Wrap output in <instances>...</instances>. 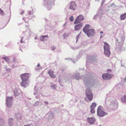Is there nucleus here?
I'll return each instance as SVG.
<instances>
[{
  "label": "nucleus",
  "instance_id": "7",
  "mask_svg": "<svg viewBox=\"0 0 126 126\" xmlns=\"http://www.w3.org/2000/svg\"><path fill=\"white\" fill-rule=\"evenodd\" d=\"M84 19V18L83 16L81 15H80L77 17L74 21V23L75 24H76L79 22Z\"/></svg>",
  "mask_w": 126,
  "mask_h": 126
},
{
  "label": "nucleus",
  "instance_id": "28",
  "mask_svg": "<svg viewBox=\"0 0 126 126\" xmlns=\"http://www.w3.org/2000/svg\"><path fill=\"white\" fill-rule=\"evenodd\" d=\"M15 117L16 119H20L21 117L20 114L19 113H17L16 114V116Z\"/></svg>",
  "mask_w": 126,
  "mask_h": 126
},
{
  "label": "nucleus",
  "instance_id": "21",
  "mask_svg": "<svg viewBox=\"0 0 126 126\" xmlns=\"http://www.w3.org/2000/svg\"><path fill=\"white\" fill-rule=\"evenodd\" d=\"M126 17V13L121 15L120 17L121 20H124L125 19Z\"/></svg>",
  "mask_w": 126,
  "mask_h": 126
},
{
  "label": "nucleus",
  "instance_id": "39",
  "mask_svg": "<svg viewBox=\"0 0 126 126\" xmlns=\"http://www.w3.org/2000/svg\"><path fill=\"white\" fill-rule=\"evenodd\" d=\"M27 125V126H33V124L32 123H31L30 124Z\"/></svg>",
  "mask_w": 126,
  "mask_h": 126
},
{
  "label": "nucleus",
  "instance_id": "52",
  "mask_svg": "<svg viewBox=\"0 0 126 126\" xmlns=\"http://www.w3.org/2000/svg\"><path fill=\"white\" fill-rule=\"evenodd\" d=\"M103 33V31H101L100 32V34H102Z\"/></svg>",
  "mask_w": 126,
  "mask_h": 126
},
{
  "label": "nucleus",
  "instance_id": "10",
  "mask_svg": "<svg viewBox=\"0 0 126 126\" xmlns=\"http://www.w3.org/2000/svg\"><path fill=\"white\" fill-rule=\"evenodd\" d=\"M87 122L90 124H93L95 122V120L94 117H88L87 118Z\"/></svg>",
  "mask_w": 126,
  "mask_h": 126
},
{
  "label": "nucleus",
  "instance_id": "64",
  "mask_svg": "<svg viewBox=\"0 0 126 126\" xmlns=\"http://www.w3.org/2000/svg\"><path fill=\"white\" fill-rule=\"evenodd\" d=\"M21 50L22 51V49H21Z\"/></svg>",
  "mask_w": 126,
  "mask_h": 126
},
{
  "label": "nucleus",
  "instance_id": "43",
  "mask_svg": "<svg viewBox=\"0 0 126 126\" xmlns=\"http://www.w3.org/2000/svg\"><path fill=\"white\" fill-rule=\"evenodd\" d=\"M105 1V0H102V3L101 4V5L102 6V5L104 3V2Z\"/></svg>",
  "mask_w": 126,
  "mask_h": 126
},
{
  "label": "nucleus",
  "instance_id": "62",
  "mask_svg": "<svg viewBox=\"0 0 126 126\" xmlns=\"http://www.w3.org/2000/svg\"><path fill=\"white\" fill-rule=\"evenodd\" d=\"M46 0H44V2H45V1Z\"/></svg>",
  "mask_w": 126,
  "mask_h": 126
},
{
  "label": "nucleus",
  "instance_id": "30",
  "mask_svg": "<svg viewBox=\"0 0 126 126\" xmlns=\"http://www.w3.org/2000/svg\"><path fill=\"white\" fill-rule=\"evenodd\" d=\"M4 14V13L3 11L0 8V14L1 15H3Z\"/></svg>",
  "mask_w": 126,
  "mask_h": 126
},
{
  "label": "nucleus",
  "instance_id": "47",
  "mask_svg": "<svg viewBox=\"0 0 126 126\" xmlns=\"http://www.w3.org/2000/svg\"><path fill=\"white\" fill-rule=\"evenodd\" d=\"M24 11H23L22 12H21L20 13V14L21 15H22L23 14H24Z\"/></svg>",
  "mask_w": 126,
  "mask_h": 126
},
{
  "label": "nucleus",
  "instance_id": "8",
  "mask_svg": "<svg viewBox=\"0 0 126 126\" xmlns=\"http://www.w3.org/2000/svg\"><path fill=\"white\" fill-rule=\"evenodd\" d=\"M103 79L104 80H108L110 79L112 77V74L109 73L103 74L102 76Z\"/></svg>",
  "mask_w": 126,
  "mask_h": 126
},
{
  "label": "nucleus",
  "instance_id": "3",
  "mask_svg": "<svg viewBox=\"0 0 126 126\" xmlns=\"http://www.w3.org/2000/svg\"><path fill=\"white\" fill-rule=\"evenodd\" d=\"M103 43L104 44V54L107 57H109L110 55L109 45L107 42H104Z\"/></svg>",
  "mask_w": 126,
  "mask_h": 126
},
{
  "label": "nucleus",
  "instance_id": "13",
  "mask_svg": "<svg viewBox=\"0 0 126 126\" xmlns=\"http://www.w3.org/2000/svg\"><path fill=\"white\" fill-rule=\"evenodd\" d=\"M82 26V23H80L79 24L76 25L74 27V30L76 31L79 30Z\"/></svg>",
  "mask_w": 126,
  "mask_h": 126
},
{
  "label": "nucleus",
  "instance_id": "12",
  "mask_svg": "<svg viewBox=\"0 0 126 126\" xmlns=\"http://www.w3.org/2000/svg\"><path fill=\"white\" fill-rule=\"evenodd\" d=\"M14 92L15 97L16 98L18 95H19L21 92V90L19 89L15 88L14 90Z\"/></svg>",
  "mask_w": 126,
  "mask_h": 126
},
{
  "label": "nucleus",
  "instance_id": "38",
  "mask_svg": "<svg viewBox=\"0 0 126 126\" xmlns=\"http://www.w3.org/2000/svg\"><path fill=\"white\" fill-rule=\"evenodd\" d=\"M51 7V5H49V6H48L47 7V9L49 10H50Z\"/></svg>",
  "mask_w": 126,
  "mask_h": 126
},
{
  "label": "nucleus",
  "instance_id": "34",
  "mask_svg": "<svg viewBox=\"0 0 126 126\" xmlns=\"http://www.w3.org/2000/svg\"><path fill=\"white\" fill-rule=\"evenodd\" d=\"M56 49V47L54 46H52L51 47V50H54Z\"/></svg>",
  "mask_w": 126,
  "mask_h": 126
},
{
  "label": "nucleus",
  "instance_id": "27",
  "mask_svg": "<svg viewBox=\"0 0 126 126\" xmlns=\"http://www.w3.org/2000/svg\"><path fill=\"white\" fill-rule=\"evenodd\" d=\"M2 59L6 61L7 63H9V58L7 57H3Z\"/></svg>",
  "mask_w": 126,
  "mask_h": 126
},
{
  "label": "nucleus",
  "instance_id": "50",
  "mask_svg": "<svg viewBox=\"0 0 126 126\" xmlns=\"http://www.w3.org/2000/svg\"><path fill=\"white\" fill-rule=\"evenodd\" d=\"M40 65L39 63H38L37 65V66L38 67L40 66Z\"/></svg>",
  "mask_w": 126,
  "mask_h": 126
},
{
  "label": "nucleus",
  "instance_id": "14",
  "mask_svg": "<svg viewBox=\"0 0 126 126\" xmlns=\"http://www.w3.org/2000/svg\"><path fill=\"white\" fill-rule=\"evenodd\" d=\"M15 121L13 118H11L9 119L8 123L9 126H13L15 123Z\"/></svg>",
  "mask_w": 126,
  "mask_h": 126
},
{
  "label": "nucleus",
  "instance_id": "5",
  "mask_svg": "<svg viewBox=\"0 0 126 126\" xmlns=\"http://www.w3.org/2000/svg\"><path fill=\"white\" fill-rule=\"evenodd\" d=\"M85 33L88 37H93L95 33V31L93 29H87L86 31L84 32Z\"/></svg>",
  "mask_w": 126,
  "mask_h": 126
},
{
  "label": "nucleus",
  "instance_id": "15",
  "mask_svg": "<svg viewBox=\"0 0 126 126\" xmlns=\"http://www.w3.org/2000/svg\"><path fill=\"white\" fill-rule=\"evenodd\" d=\"M48 115V118L49 119H52L53 118L54 115L53 113L51 112H49L47 114Z\"/></svg>",
  "mask_w": 126,
  "mask_h": 126
},
{
  "label": "nucleus",
  "instance_id": "2",
  "mask_svg": "<svg viewBox=\"0 0 126 126\" xmlns=\"http://www.w3.org/2000/svg\"><path fill=\"white\" fill-rule=\"evenodd\" d=\"M22 81L20 83L21 86L23 87H26L29 84L28 78L29 74L28 73L22 74L20 75Z\"/></svg>",
  "mask_w": 126,
  "mask_h": 126
},
{
  "label": "nucleus",
  "instance_id": "48",
  "mask_svg": "<svg viewBox=\"0 0 126 126\" xmlns=\"http://www.w3.org/2000/svg\"><path fill=\"white\" fill-rule=\"evenodd\" d=\"M12 67L13 68H14L15 67V65L14 64H13V65H12Z\"/></svg>",
  "mask_w": 126,
  "mask_h": 126
},
{
  "label": "nucleus",
  "instance_id": "1",
  "mask_svg": "<svg viewBox=\"0 0 126 126\" xmlns=\"http://www.w3.org/2000/svg\"><path fill=\"white\" fill-rule=\"evenodd\" d=\"M86 75L83 78L84 84L86 89L85 91L87 98L90 101H91L93 98V95L90 89L91 86L93 83L92 75Z\"/></svg>",
  "mask_w": 126,
  "mask_h": 126
},
{
  "label": "nucleus",
  "instance_id": "4",
  "mask_svg": "<svg viewBox=\"0 0 126 126\" xmlns=\"http://www.w3.org/2000/svg\"><path fill=\"white\" fill-rule=\"evenodd\" d=\"M102 107L100 106L98 107L97 109V115L99 117H103L108 114L107 113L104 112L102 110Z\"/></svg>",
  "mask_w": 126,
  "mask_h": 126
},
{
  "label": "nucleus",
  "instance_id": "61",
  "mask_svg": "<svg viewBox=\"0 0 126 126\" xmlns=\"http://www.w3.org/2000/svg\"><path fill=\"white\" fill-rule=\"evenodd\" d=\"M24 126H27V125H25Z\"/></svg>",
  "mask_w": 126,
  "mask_h": 126
},
{
  "label": "nucleus",
  "instance_id": "24",
  "mask_svg": "<svg viewBox=\"0 0 126 126\" xmlns=\"http://www.w3.org/2000/svg\"><path fill=\"white\" fill-rule=\"evenodd\" d=\"M89 25L88 24H87L85 25L83 29V31L84 32L86 31L87 29H88L89 28Z\"/></svg>",
  "mask_w": 126,
  "mask_h": 126
},
{
  "label": "nucleus",
  "instance_id": "59",
  "mask_svg": "<svg viewBox=\"0 0 126 126\" xmlns=\"http://www.w3.org/2000/svg\"><path fill=\"white\" fill-rule=\"evenodd\" d=\"M99 126H102L101 125H100Z\"/></svg>",
  "mask_w": 126,
  "mask_h": 126
},
{
  "label": "nucleus",
  "instance_id": "53",
  "mask_svg": "<svg viewBox=\"0 0 126 126\" xmlns=\"http://www.w3.org/2000/svg\"><path fill=\"white\" fill-rule=\"evenodd\" d=\"M37 39V37H34V39H35L36 40V39Z\"/></svg>",
  "mask_w": 126,
  "mask_h": 126
},
{
  "label": "nucleus",
  "instance_id": "9",
  "mask_svg": "<svg viewBox=\"0 0 126 126\" xmlns=\"http://www.w3.org/2000/svg\"><path fill=\"white\" fill-rule=\"evenodd\" d=\"M76 6L75 2L72 1L70 2L69 7V9L73 10H75L76 9Z\"/></svg>",
  "mask_w": 126,
  "mask_h": 126
},
{
  "label": "nucleus",
  "instance_id": "60",
  "mask_svg": "<svg viewBox=\"0 0 126 126\" xmlns=\"http://www.w3.org/2000/svg\"><path fill=\"white\" fill-rule=\"evenodd\" d=\"M73 61V63H75L74 62V61Z\"/></svg>",
  "mask_w": 126,
  "mask_h": 126
},
{
  "label": "nucleus",
  "instance_id": "32",
  "mask_svg": "<svg viewBox=\"0 0 126 126\" xmlns=\"http://www.w3.org/2000/svg\"><path fill=\"white\" fill-rule=\"evenodd\" d=\"M73 17L72 16H71L70 18V20L72 22L73 21L74 18H73Z\"/></svg>",
  "mask_w": 126,
  "mask_h": 126
},
{
  "label": "nucleus",
  "instance_id": "20",
  "mask_svg": "<svg viewBox=\"0 0 126 126\" xmlns=\"http://www.w3.org/2000/svg\"><path fill=\"white\" fill-rule=\"evenodd\" d=\"M50 87L53 90H54L57 88V86L55 84H54L53 83H51Z\"/></svg>",
  "mask_w": 126,
  "mask_h": 126
},
{
  "label": "nucleus",
  "instance_id": "41",
  "mask_svg": "<svg viewBox=\"0 0 126 126\" xmlns=\"http://www.w3.org/2000/svg\"><path fill=\"white\" fill-rule=\"evenodd\" d=\"M13 61H14V62L15 63H16V58H13Z\"/></svg>",
  "mask_w": 126,
  "mask_h": 126
},
{
  "label": "nucleus",
  "instance_id": "42",
  "mask_svg": "<svg viewBox=\"0 0 126 126\" xmlns=\"http://www.w3.org/2000/svg\"><path fill=\"white\" fill-rule=\"evenodd\" d=\"M44 102L46 105H48V102L47 101H44Z\"/></svg>",
  "mask_w": 126,
  "mask_h": 126
},
{
  "label": "nucleus",
  "instance_id": "36",
  "mask_svg": "<svg viewBox=\"0 0 126 126\" xmlns=\"http://www.w3.org/2000/svg\"><path fill=\"white\" fill-rule=\"evenodd\" d=\"M97 14L95 15L93 17V19H96L97 18Z\"/></svg>",
  "mask_w": 126,
  "mask_h": 126
},
{
  "label": "nucleus",
  "instance_id": "54",
  "mask_svg": "<svg viewBox=\"0 0 126 126\" xmlns=\"http://www.w3.org/2000/svg\"><path fill=\"white\" fill-rule=\"evenodd\" d=\"M36 86H35V87H34V90L36 91Z\"/></svg>",
  "mask_w": 126,
  "mask_h": 126
},
{
  "label": "nucleus",
  "instance_id": "57",
  "mask_svg": "<svg viewBox=\"0 0 126 126\" xmlns=\"http://www.w3.org/2000/svg\"><path fill=\"white\" fill-rule=\"evenodd\" d=\"M102 35H100V38H102Z\"/></svg>",
  "mask_w": 126,
  "mask_h": 126
},
{
  "label": "nucleus",
  "instance_id": "35",
  "mask_svg": "<svg viewBox=\"0 0 126 126\" xmlns=\"http://www.w3.org/2000/svg\"><path fill=\"white\" fill-rule=\"evenodd\" d=\"M98 11H99V12H101L102 11V7H100L98 9Z\"/></svg>",
  "mask_w": 126,
  "mask_h": 126
},
{
  "label": "nucleus",
  "instance_id": "16",
  "mask_svg": "<svg viewBox=\"0 0 126 126\" xmlns=\"http://www.w3.org/2000/svg\"><path fill=\"white\" fill-rule=\"evenodd\" d=\"M48 36L46 35H42L40 37V40L42 41H44L47 40V38L48 37Z\"/></svg>",
  "mask_w": 126,
  "mask_h": 126
},
{
  "label": "nucleus",
  "instance_id": "11",
  "mask_svg": "<svg viewBox=\"0 0 126 126\" xmlns=\"http://www.w3.org/2000/svg\"><path fill=\"white\" fill-rule=\"evenodd\" d=\"M72 78L73 79H76L77 80H79L81 79V78L79 76V73L78 72L74 73Z\"/></svg>",
  "mask_w": 126,
  "mask_h": 126
},
{
  "label": "nucleus",
  "instance_id": "6",
  "mask_svg": "<svg viewBox=\"0 0 126 126\" xmlns=\"http://www.w3.org/2000/svg\"><path fill=\"white\" fill-rule=\"evenodd\" d=\"M6 102L7 106L9 107H11L13 104V97H8L6 99Z\"/></svg>",
  "mask_w": 126,
  "mask_h": 126
},
{
  "label": "nucleus",
  "instance_id": "37",
  "mask_svg": "<svg viewBox=\"0 0 126 126\" xmlns=\"http://www.w3.org/2000/svg\"><path fill=\"white\" fill-rule=\"evenodd\" d=\"M32 12L31 11H28V13L29 15H31L32 14Z\"/></svg>",
  "mask_w": 126,
  "mask_h": 126
},
{
  "label": "nucleus",
  "instance_id": "19",
  "mask_svg": "<svg viewBox=\"0 0 126 126\" xmlns=\"http://www.w3.org/2000/svg\"><path fill=\"white\" fill-rule=\"evenodd\" d=\"M121 100L123 103L126 104V95H124L121 97Z\"/></svg>",
  "mask_w": 126,
  "mask_h": 126
},
{
  "label": "nucleus",
  "instance_id": "17",
  "mask_svg": "<svg viewBox=\"0 0 126 126\" xmlns=\"http://www.w3.org/2000/svg\"><path fill=\"white\" fill-rule=\"evenodd\" d=\"M90 59L93 62H94L96 63H97V59H96V56H92L91 57Z\"/></svg>",
  "mask_w": 126,
  "mask_h": 126
},
{
  "label": "nucleus",
  "instance_id": "23",
  "mask_svg": "<svg viewBox=\"0 0 126 126\" xmlns=\"http://www.w3.org/2000/svg\"><path fill=\"white\" fill-rule=\"evenodd\" d=\"M48 74L51 77L55 78V76L54 75L53 72L52 71H50L48 72Z\"/></svg>",
  "mask_w": 126,
  "mask_h": 126
},
{
  "label": "nucleus",
  "instance_id": "55",
  "mask_svg": "<svg viewBox=\"0 0 126 126\" xmlns=\"http://www.w3.org/2000/svg\"><path fill=\"white\" fill-rule=\"evenodd\" d=\"M124 80H125V81H126V77H125V78Z\"/></svg>",
  "mask_w": 126,
  "mask_h": 126
},
{
  "label": "nucleus",
  "instance_id": "29",
  "mask_svg": "<svg viewBox=\"0 0 126 126\" xmlns=\"http://www.w3.org/2000/svg\"><path fill=\"white\" fill-rule=\"evenodd\" d=\"M69 35V34L67 33H64L63 35L64 39H65L66 37H68Z\"/></svg>",
  "mask_w": 126,
  "mask_h": 126
},
{
  "label": "nucleus",
  "instance_id": "40",
  "mask_svg": "<svg viewBox=\"0 0 126 126\" xmlns=\"http://www.w3.org/2000/svg\"><path fill=\"white\" fill-rule=\"evenodd\" d=\"M6 70L8 72H10L11 71V69L10 68H8L6 69Z\"/></svg>",
  "mask_w": 126,
  "mask_h": 126
},
{
  "label": "nucleus",
  "instance_id": "18",
  "mask_svg": "<svg viewBox=\"0 0 126 126\" xmlns=\"http://www.w3.org/2000/svg\"><path fill=\"white\" fill-rule=\"evenodd\" d=\"M113 106L115 108H117L118 106V103L117 101L116 100H115L113 102Z\"/></svg>",
  "mask_w": 126,
  "mask_h": 126
},
{
  "label": "nucleus",
  "instance_id": "51",
  "mask_svg": "<svg viewBox=\"0 0 126 126\" xmlns=\"http://www.w3.org/2000/svg\"><path fill=\"white\" fill-rule=\"evenodd\" d=\"M68 60H71L72 61V59H70V58H68Z\"/></svg>",
  "mask_w": 126,
  "mask_h": 126
},
{
  "label": "nucleus",
  "instance_id": "46",
  "mask_svg": "<svg viewBox=\"0 0 126 126\" xmlns=\"http://www.w3.org/2000/svg\"><path fill=\"white\" fill-rule=\"evenodd\" d=\"M107 71L108 72H111V70L110 69H108Z\"/></svg>",
  "mask_w": 126,
  "mask_h": 126
},
{
  "label": "nucleus",
  "instance_id": "58",
  "mask_svg": "<svg viewBox=\"0 0 126 126\" xmlns=\"http://www.w3.org/2000/svg\"><path fill=\"white\" fill-rule=\"evenodd\" d=\"M65 24H64L63 25V26H65Z\"/></svg>",
  "mask_w": 126,
  "mask_h": 126
},
{
  "label": "nucleus",
  "instance_id": "49",
  "mask_svg": "<svg viewBox=\"0 0 126 126\" xmlns=\"http://www.w3.org/2000/svg\"><path fill=\"white\" fill-rule=\"evenodd\" d=\"M37 94V93L36 92H34L33 93L35 95H36Z\"/></svg>",
  "mask_w": 126,
  "mask_h": 126
},
{
  "label": "nucleus",
  "instance_id": "25",
  "mask_svg": "<svg viewBox=\"0 0 126 126\" xmlns=\"http://www.w3.org/2000/svg\"><path fill=\"white\" fill-rule=\"evenodd\" d=\"M40 102L39 101H37L35 102L33 104V106H38L39 105V104L40 103Z\"/></svg>",
  "mask_w": 126,
  "mask_h": 126
},
{
  "label": "nucleus",
  "instance_id": "44",
  "mask_svg": "<svg viewBox=\"0 0 126 126\" xmlns=\"http://www.w3.org/2000/svg\"><path fill=\"white\" fill-rule=\"evenodd\" d=\"M35 97L36 99H38L40 98V96L38 95L36 96Z\"/></svg>",
  "mask_w": 126,
  "mask_h": 126
},
{
  "label": "nucleus",
  "instance_id": "31",
  "mask_svg": "<svg viewBox=\"0 0 126 126\" xmlns=\"http://www.w3.org/2000/svg\"><path fill=\"white\" fill-rule=\"evenodd\" d=\"M90 112L92 113H95L94 109L91 108Z\"/></svg>",
  "mask_w": 126,
  "mask_h": 126
},
{
  "label": "nucleus",
  "instance_id": "22",
  "mask_svg": "<svg viewBox=\"0 0 126 126\" xmlns=\"http://www.w3.org/2000/svg\"><path fill=\"white\" fill-rule=\"evenodd\" d=\"M0 126H5V122L4 120L2 118L0 119Z\"/></svg>",
  "mask_w": 126,
  "mask_h": 126
},
{
  "label": "nucleus",
  "instance_id": "33",
  "mask_svg": "<svg viewBox=\"0 0 126 126\" xmlns=\"http://www.w3.org/2000/svg\"><path fill=\"white\" fill-rule=\"evenodd\" d=\"M79 34L76 36V42H77L78 41V39L79 37Z\"/></svg>",
  "mask_w": 126,
  "mask_h": 126
},
{
  "label": "nucleus",
  "instance_id": "45",
  "mask_svg": "<svg viewBox=\"0 0 126 126\" xmlns=\"http://www.w3.org/2000/svg\"><path fill=\"white\" fill-rule=\"evenodd\" d=\"M23 38V37H22V38L20 41V43H22L23 42H23L22 40V39Z\"/></svg>",
  "mask_w": 126,
  "mask_h": 126
},
{
  "label": "nucleus",
  "instance_id": "26",
  "mask_svg": "<svg viewBox=\"0 0 126 126\" xmlns=\"http://www.w3.org/2000/svg\"><path fill=\"white\" fill-rule=\"evenodd\" d=\"M96 103H92V104L91 106V108L94 109L96 107Z\"/></svg>",
  "mask_w": 126,
  "mask_h": 126
},
{
  "label": "nucleus",
  "instance_id": "56",
  "mask_svg": "<svg viewBox=\"0 0 126 126\" xmlns=\"http://www.w3.org/2000/svg\"><path fill=\"white\" fill-rule=\"evenodd\" d=\"M118 41H119V40L118 39H116V41L118 42Z\"/></svg>",
  "mask_w": 126,
  "mask_h": 126
},
{
  "label": "nucleus",
  "instance_id": "63",
  "mask_svg": "<svg viewBox=\"0 0 126 126\" xmlns=\"http://www.w3.org/2000/svg\"><path fill=\"white\" fill-rule=\"evenodd\" d=\"M85 100H86L85 98Z\"/></svg>",
  "mask_w": 126,
  "mask_h": 126
}]
</instances>
